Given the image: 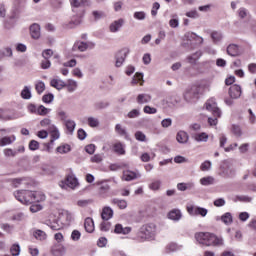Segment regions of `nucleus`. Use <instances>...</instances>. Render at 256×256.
Returning <instances> with one entry per match:
<instances>
[{"label":"nucleus","mask_w":256,"mask_h":256,"mask_svg":"<svg viewBox=\"0 0 256 256\" xmlns=\"http://www.w3.org/2000/svg\"><path fill=\"white\" fill-rule=\"evenodd\" d=\"M65 87L67 88V91H69V93H73V91H76L77 89V81L68 80L67 84H65Z\"/></svg>","instance_id":"obj_42"},{"label":"nucleus","mask_w":256,"mask_h":256,"mask_svg":"<svg viewBox=\"0 0 256 256\" xmlns=\"http://www.w3.org/2000/svg\"><path fill=\"white\" fill-rule=\"evenodd\" d=\"M111 204L117 205V207H119V209H127V201H125V200L114 198L111 200Z\"/></svg>","instance_id":"obj_35"},{"label":"nucleus","mask_w":256,"mask_h":256,"mask_svg":"<svg viewBox=\"0 0 256 256\" xmlns=\"http://www.w3.org/2000/svg\"><path fill=\"white\" fill-rule=\"evenodd\" d=\"M111 229V222H102L100 224V231L107 232Z\"/></svg>","instance_id":"obj_61"},{"label":"nucleus","mask_w":256,"mask_h":256,"mask_svg":"<svg viewBox=\"0 0 256 256\" xmlns=\"http://www.w3.org/2000/svg\"><path fill=\"white\" fill-rule=\"evenodd\" d=\"M199 95H201V87L194 85L185 90L183 97L187 103H195Z\"/></svg>","instance_id":"obj_3"},{"label":"nucleus","mask_w":256,"mask_h":256,"mask_svg":"<svg viewBox=\"0 0 256 256\" xmlns=\"http://www.w3.org/2000/svg\"><path fill=\"white\" fill-rule=\"evenodd\" d=\"M0 119L2 121H11L13 116L9 114V110L0 108Z\"/></svg>","instance_id":"obj_36"},{"label":"nucleus","mask_w":256,"mask_h":256,"mask_svg":"<svg viewBox=\"0 0 256 256\" xmlns=\"http://www.w3.org/2000/svg\"><path fill=\"white\" fill-rule=\"evenodd\" d=\"M114 153H117V155H125V145L121 142L115 143Z\"/></svg>","instance_id":"obj_34"},{"label":"nucleus","mask_w":256,"mask_h":256,"mask_svg":"<svg viewBox=\"0 0 256 256\" xmlns=\"http://www.w3.org/2000/svg\"><path fill=\"white\" fill-rule=\"evenodd\" d=\"M29 149H30V151H37V149H39V143L37 142V140L30 141Z\"/></svg>","instance_id":"obj_63"},{"label":"nucleus","mask_w":256,"mask_h":256,"mask_svg":"<svg viewBox=\"0 0 256 256\" xmlns=\"http://www.w3.org/2000/svg\"><path fill=\"white\" fill-rule=\"evenodd\" d=\"M199 57H201V52L194 53L193 55L188 57V63H190V65H197Z\"/></svg>","instance_id":"obj_43"},{"label":"nucleus","mask_w":256,"mask_h":256,"mask_svg":"<svg viewBox=\"0 0 256 256\" xmlns=\"http://www.w3.org/2000/svg\"><path fill=\"white\" fill-rule=\"evenodd\" d=\"M135 139L137 141L145 142V141H147V136L143 132L137 131L135 133Z\"/></svg>","instance_id":"obj_58"},{"label":"nucleus","mask_w":256,"mask_h":256,"mask_svg":"<svg viewBox=\"0 0 256 256\" xmlns=\"http://www.w3.org/2000/svg\"><path fill=\"white\" fill-rule=\"evenodd\" d=\"M64 125L67 131L70 132L71 134L73 133V131H75V127H76L75 121L65 120Z\"/></svg>","instance_id":"obj_44"},{"label":"nucleus","mask_w":256,"mask_h":256,"mask_svg":"<svg viewBox=\"0 0 256 256\" xmlns=\"http://www.w3.org/2000/svg\"><path fill=\"white\" fill-rule=\"evenodd\" d=\"M91 203H93V200H91V199L78 200L77 206L84 208V207H88V205H91Z\"/></svg>","instance_id":"obj_56"},{"label":"nucleus","mask_w":256,"mask_h":256,"mask_svg":"<svg viewBox=\"0 0 256 256\" xmlns=\"http://www.w3.org/2000/svg\"><path fill=\"white\" fill-rule=\"evenodd\" d=\"M145 17H147V14L143 11L134 13V19H137L138 21H144Z\"/></svg>","instance_id":"obj_59"},{"label":"nucleus","mask_w":256,"mask_h":256,"mask_svg":"<svg viewBox=\"0 0 256 256\" xmlns=\"http://www.w3.org/2000/svg\"><path fill=\"white\" fill-rule=\"evenodd\" d=\"M108 106H109V102L107 101H100L94 104V107L97 111L101 109H107Z\"/></svg>","instance_id":"obj_51"},{"label":"nucleus","mask_w":256,"mask_h":256,"mask_svg":"<svg viewBox=\"0 0 256 256\" xmlns=\"http://www.w3.org/2000/svg\"><path fill=\"white\" fill-rule=\"evenodd\" d=\"M101 217L103 221H109V219L113 218V209L109 206L104 207L102 209Z\"/></svg>","instance_id":"obj_26"},{"label":"nucleus","mask_w":256,"mask_h":256,"mask_svg":"<svg viewBox=\"0 0 256 256\" xmlns=\"http://www.w3.org/2000/svg\"><path fill=\"white\" fill-rule=\"evenodd\" d=\"M200 184L204 187H208L209 185L215 184V178L213 176H206L200 179Z\"/></svg>","instance_id":"obj_33"},{"label":"nucleus","mask_w":256,"mask_h":256,"mask_svg":"<svg viewBox=\"0 0 256 256\" xmlns=\"http://www.w3.org/2000/svg\"><path fill=\"white\" fill-rule=\"evenodd\" d=\"M14 197L23 205H31L33 203V191L17 190L14 192Z\"/></svg>","instance_id":"obj_4"},{"label":"nucleus","mask_w":256,"mask_h":256,"mask_svg":"<svg viewBox=\"0 0 256 256\" xmlns=\"http://www.w3.org/2000/svg\"><path fill=\"white\" fill-rule=\"evenodd\" d=\"M139 177H141L139 173L133 172L131 170H125L123 172L122 179H124V181H133V179H139Z\"/></svg>","instance_id":"obj_16"},{"label":"nucleus","mask_w":256,"mask_h":256,"mask_svg":"<svg viewBox=\"0 0 256 256\" xmlns=\"http://www.w3.org/2000/svg\"><path fill=\"white\" fill-rule=\"evenodd\" d=\"M182 217L183 214L179 209H173L168 213V219H170L171 221H181Z\"/></svg>","instance_id":"obj_21"},{"label":"nucleus","mask_w":256,"mask_h":256,"mask_svg":"<svg viewBox=\"0 0 256 256\" xmlns=\"http://www.w3.org/2000/svg\"><path fill=\"white\" fill-rule=\"evenodd\" d=\"M236 201H240L241 203H251L253 198L247 195H238L236 196Z\"/></svg>","instance_id":"obj_49"},{"label":"nucleus","mask_w":256,"mask_h":256,"mask_svg":"<svg viewBox=\"0 0 256 256\" xmlns=\"http://www.w3.org/2000/svg\"><path fill=\"white\" fill-rule=\"evenodd\" d=\"M220 220H222V222H224L225 225H231V223H233V215H231L230 212H226L221 217H216V221Z\"/></svg>","instance_id":"obj_28"},{"label":"nucleus","mask_w":256,"mask_h":256,"mask_svg":"<svg viewBox=\"0 0 256 256\" xmlns=\"http://www.w3.org/2000/svg\"><path fill=\"white\" fill-rule=\"evenodd\" d=\"M72 49L74 51H80L81 53L87 51V49H95V43L94 42H83V41H77L73 45Z\"/></svg>","instance_id":"obj_8"},{"label":"nucleus","mask_w":256,"mask_h":256,"mask_svg":"<svg viewBox=\"0 0 256 256\" xmlns=\"http://www.w3.org/2000/svg\"><path fill=\"white\" fill-rule=\"evenodd\" d=\"M205 107L207 111H211L214 117H221V109L217 107V102L214 98L207 100V102L205 103Z\"/></svg>","instance_id":"obj_9"},{"label":"nucleus","mask_w":256,"mask_h":256,"mask_svg":"<svg viewBox=\"0 0 256 256\" xmlns=\"http://www.w3.org/2000/svg\"><path fill=\"white\" fill-rule=\"evenodd\" d=\"M52 253L54 256H63V255H65V247L59 246L57 248H54L52 250Z\"/></svg>","instance_id":"obj_54"},{"label":"nucleus","mask_w":256,"mask_h":256,"mask_svg":"<svg viewBox=\"0 0 256 256\" xmlns=\"http://www.w3.org/2000/svg\"><path fill=\"white\" fill-rule=\"evenodd\" d=\"M115 131L118 135L127 138V130L123 126H121V124H116Z\"/></svg>","instance_id":"obj_47"},{"label":"nucleus","mask_w":256,"mask_h":256,"mask_svg":"<svg viewBox=\"0 0 256 256\" xmlns=\"http://www.w3.org/2000/svg\"><path fill=\"white\" fill-rule=\"evenodd\" d=\"M79 185V181L74 175H68L66 179L62 182H60V187L62 189H67L69 187L70 189H75Z\"/></svg>","instance_id":"obj_7"},{"label":"nucleus","mask_w":256,"mask_h":256,"mask_svg":"<svg viewBox=\"0 0 256 256\" xmlns=\"http://www.w3.org/2000/svg\"><path fill=\"white\" fill-rule=\"evenodd\" d=\"M123 23H125V21L123 19H119V20L114 21L110 25L111 33H117V31H119V29H121V27H123Z\"/></svg>","instance_id":"obj_31"},{"label":"nucleus","mask_w":256,"mask_h":256,"mask_svg":"<svg viewBox=\"0 0 256 256\" xmlns=\"http://www.w3.org/2000/svg\"><path fill=\"white\" fill-rule=\"evenodd\" d=\"M3 153L5 157H17V150H13L11 148H5Z\"/></svg>","instance_id":"obj_55"},{"label":"nucleus","mask_w":256,"mask_h":256,"mask_svg":"<svg viewBox=\"0 0 256 256\" xmlns=\"http://www.w3.org/2000/svg\"><path fill=\"white\" fill-rule=\"evenodd\" d=\"M83 23V15H74L68 24L69 29H74V27H79Z\"/></svg>","instance_id":"obj_19"},{"label":"nucleus","mask_w":256,"mask_h":256,"mask_svg":"<svg viewBox=\"0 0 256 256\" xmlns=\"http://www.w3.org/2000/svg\"><path fill=\"white\" fill-rule=\"evenodd\" d=\"M151 95L149 94H139L136 101L139 105H144L145 103H151Z\"/></svg>","instance_id":"obj_29"},{"label":"nucleus","mask_w":256,"mask_h":256,"mask_svg":"<svg viewBox=\"0 0 256 256\" xmlns=\"http://www.w3.org/2000/svg\"><path fill=\"white\" fill-rule=\"evenodd\" d=\"M35 90L38 93V95H42V93L45 91V82L37 81L35 83Z\"/></svg>","instance_id":"obj_45"},{"label":"nucleus","mask_w":256,"mask_h":256,"mask_svg":"<svg viewBox=\"0 0 256 256\" xmlns=\"http://www.w3.org/2000/svg\"><path fill=\"white\" fill-rule=\"evenodd\" d=\"M192 139L197 143H207L209 141V135L205 132L192 134Z\"/></svg>","instance_id":"obj_18"},{"label":"nucleus","mask_w":256,"mask_h":256,"mask_svg":"<svg viewBox=\"0 0 256 256\" xmlns=\"http://www.w3.org/2000/svg\"><path fill=\"white\" fill-rule=\"evenodd\" d=\"M47 225L49 228L52 229V231H60V229H63L65 225L63 222H61L60 218H55V216L51 215L50 219L47 221Z\"/></svg>","instance_id":"obj_10"},{"label":"nucleus","mask_w":256,"mask_h":256,"mask_svg":"<svg viewBox=\"0 0 256 256\" xmlns=\"http://www.w3.org/2000/svg\"><path fill=\"white\" fill-rule=\"evenodd\" d=\"M70 3L74 9H78V7H90V0H70Z\"/></svg>","instance_id":"obj_24"},{"label":"nucleus","mask_w":256,"mask_h":256,"mask_svg":"<svg viewBox=\"0 0 256 256\" xmlns=\"http://www.w3.org/2000/svg\"><path fill=\"white\" fill-rule=\"evenodd\" d=\"M21 97H22V99H26V100L31 99V97H32L31 87L24 86L23 90L21 91Z\"/></svg>","instance_id":"obj_40"},{"label":"nucleus","mask_w":256,"mask_h":256,"mask_svg":"<svg viewBox=\"0 0 256 256\" xmlns=\"http://www.w3.org/2000/svg\"><path fill=\"white\" fill-rule=\"evenodd\" d=\"M227 53L230 57H237L238 55H241V50L236 44H230L227 47Z\"/></svg>","instance_id":"obj_25"},{"label":"nucleus","mask_w":256,"mask_h":256,"mask_svg":"<svg viewBox=\"0 0 256 256\" xmlns=\"http://www.w3.org/2000/svg\"><path fill=\"white\" fill-rule=\"evenodd\" d=\"M33 236L38 241H45V239H47V234L43 230H35Z\"/></svg>","instance_id":"obj_39"},{"label":"nucleus","mask_w":256,"mask_h":256,"mask_svg":"<svg viewBox=\"0 0 256 256\" xmlns=\"http://www.w3.org/2000/svg\"><path fill=\"white\" fill-rule=\"evenodd\" d=\"M187 211L189 215H200L201 217H207V213L209 212L206 208H201L199 206H188Z\"/></svg>","instance_id":"obj_12"},{"label":"nucleus","mask_w":256,"mask_h":256,"mask_svg":"<svg viewBox=\"0 0 256 256\" xmlns=\"http://www.w3.org/2000/svg\"><path fill=\"white\" fill-rule=\"evenodd\" d=\"M141 115V111L139 109H133L130 112H128L127 117L128 119H137Z\"/></svg>","instance_id":"obj_53"},{"label":"nucleus","mask_w":256,"mask_h":256,"mask_svg":"<svg viewBox=\"0 0 256 256\" xmlns=\"http://www.w3.org/2000/svg\"><path fill=\"white\" fill-rule=\"evenodd\" d=\"M129 53H131V50L127 47L119 50L115 55L116 65H123V63H125V59H127L128 55H129Z\"/></svg>","instance_id":"obj_11"},{"label":"nucleus","mask_w":256,"mask_h":256,"mask_svg":"<svg viewBox=\"0 0 256 256\" xmlns=\"http://www.w3.org/2000/svg\"><path fill=\"white\" fill-rule=\"evenodd\" d=\"M47 199V196H45V193L41 191H33L32 195V203H41Z\"/></svg>","instance_id":"obj_22"},{"label":"nucleus","mask_w":256,"mask_h":256,"mask_svg":"<svg viewBox=\"0 0 256 256\" xmlns=\"http://www.w3.org/2000/svg\"><path fill=\"white\" fill-rule=\"evenodd\" d=\"M139 81H143V73H136L131 81V85H137Z\"/></svg>","instance_id":"obj_57"},{"label":"nucleus","mask_w":256,"mask_h":256,"mask_svg":"<svg viewBox=\"0 0 256 256\" xmlns=\"http://www.w3.org/2000/svg\"><path fill=\"white\" fill-rule=\"evenodd\" d=\"M114 233L121 234V235H129V233H131V228L130 227L123 228V225L116 224Z\"/></svg>","instance_id":"obj_30"},{"label":"nucleus","mask_w":256,"mask_h":256,"mask_svg":"<svg viewBox=\"0 0 256 256\" xmlns=\"http://www.w3.org/2000/svg\"><path fill=\"white\" fill-rule=\"evenodd\" d=\"M27 219V215L23 212H17L13 214L11 220L12 221H25Z\"/></svg>","instance_id":"obj_46"},{"label":"nucleus","mask_w":256,"mask_h":256,"mask_svg":"<svg viewBox=\"0 0 256 256\" xmlns=\"http://www.w3.org/2000/svg\"><path fill=\"white\" fill-rule=\"evenodd\" d=\"M97 185H100L99 187V195L101 197H107V194L109 193L111 186L107 184L105 181L98 182Z\"/></svg>","instance_id":"obj_17"},{"label":"nucleus","mask_w":256,"mask_h":256,"mask_svg":"<svg viewBox=\"0 0 256 256\" xmlns=\"http://www.w3.org/2000/svg\"><path fill=\"white\" fill-rule=\"evenodd\" d=\"M87 124L89 125V127H92L93 129H95L100 125L99 118L90 116L87 118Z\"/></svg>","instance_id":"obj_38"},{"label":"nucleus","mask_w":256,"mask_h":256,"mask_svg":"<svg viewBox=\"0 0 256 256\" xmlns=\"http://www.w3.org/2000/svg\"><path fill=\"white\" fill-rule=\"evenodd\" d=\"M241 93V86L237 84L232 85L229 89V95L231 99H239V97H241Z\"/></svg>","instance_id":"obj_15"},{"label":"nucleus","mask_w":256,"mask_h":256,"mask_svg":"<svg viewBox=\"0 0 256 256\" xmlns=\"http://www.w3.org/2000/svg\"><path fill=\"white\" fill-rule=\"evenodd\" d=\"M185 37L186 43L183 44V47H189L190 45V49H195V45H202L203 43V37H200L193 32H187Z\"/></svg>","instance_id":"obj_5"},{"label":"nucleus","mask_w":256,"mask_h":256,"mask_svg":"<svg viewBox=\"0 0 256 256\" xmlns=\"http://www.w3.org/2000/svg\"><path fill=\"white\" fill-rule=\"evenodd\" d=\"M84 227H85V231H87V233H93L95 231V222L93 221V219L91 217H88L85 219Z\"/></svg>","instance_id":"obj_27"},{"label":"nucleus","mask_w":256,"mask_h":256,"mask_svg":"<svg viewBox=\"0 0 256 256\" xmlns=\"http://www.w3.org/2000/svg\"><path fill=\"white\" fill-rule=\"evenodd\" d=\"M56 151L61 154L69 153V151H71V146L69 144H64L57 147Z\"/></svg>","instance_id":"obj_50"},{"label":"nucleus","mask_w":256,"mask_h":256,"mask_svg":"<svg viewBox=\"0 0 256 256\" xmlns=\"http://www.w3.org/2000/svg\"><path fill=\"white\" fill-rule=\"evenodd\" d=\"M50 85H51V87H54V89L61 91V89H63V87H65V81L55 78V79L51 80Z\"/></svg>","instance_id":"obj_32"},{"label":"nucleus","mask_w":256,"mask_h":256,"mask_svg":"<svg viewBox=\"0 0 256 256\" xmlns=\"http://www.w3.org/2000/svg\"><path fill=\"white\" fill-rule=\"evenodd\" d=\"M195 239L198 243H200V245H205L206 247H211V245H223V238H219L215 234H211L209 232L196 233Z\"/></svg>","instance_id":"obj_1"},{"label":"nucleus","mask_w":256,"mask_h":256,"mask_svg":"<svg viewBox=\"0 0 256 256\" xmlns=\"http://www.w3.org/2000/svg\"><path fill=\"white\" fill-rule=\"evenodd\" d=\"M55 99V96L53 94H46L42 97V101L44 103H53V100Z\"/></svg>","instance_id":"obj_60"},{"label":"nucleus","mask_w":256,"mask_h":256,"mask_svg":"<svg viewBox=\"0 0 256 256\" xmlns=\"http://www.w3.org/2000/svg\"><path fill=\"white\" fill-rule=\"evenodd\" d=\"M36 113L38 115H48V113H51V109L46 108L45 106L41 105L37 108Z\"/></svg>","instance_id":"obj_52"},{"label":"nucleus","mask_w":256,"mask_h":256,"mask_svg":"<svg viewBox=\"0 0 256 256\" xmlns=\"http://www.w3.org/2000/svg\"><path fill=\"white\" fill-rule=\"evenodd\" d=\"M179 249H181V246L175 242H171L166 246V253H173L175 251H179Z\"/></svg>","instance_id":"obj_41"},{"label":"nucleus","mask_w":256,"mask_h":256,"mask_svg":"<svg viewBox=\"0 0 256 256\" xmlns=\"http://www.w3.org/2000/svg\"><path fill=\"white\" fill-rule=\"evenodd\" d=\"M176 141L182 145H185V143L189 142V134L183 130L179 131L176 135Z\"/></svg>","instance_id":"obj_23"},{"label":"nucleus","mask_w":256,"mask_h":256,"mask_svg":"<svg viewBox=\"0 0 256 256\" xmlns=\"http://www.w3.org/2000/svg\"><path fill=\"white\" fill-rule=\"evenodd\" d=\"M14 5L16 7V11L20 13L27 7V0H14Z\"/></svg>","instance_id":"obj_37"},{"label":"nucleus","mask_w":256,"mask_h":256,"mask_svg":"<svg viewBox=\"0 0 256 256\" xmlns=\"http://www.w3.org/2000/svg\"><path fill=\"white\" fill-rule=\"evenodd\" d=\"M245 191L256 193V184L255 183H247Z\"/></svg>","instance_id":"obj_64"},{"label":"nucleus","mask_w":256,"mask_h":256,"mask_svg":"<svg viewBox=\"0 0 256 256\" xmlns=\"http://www.w3.org/2000/svg\"><path fill=\"white\" fill-rule=\"evenodd\" d=\"M201 171H209V169H211V161L206 160L205 162H203L200 166Z\"/></svg>","instance_id":"obj_62"},{"label":"nucleus","mask_w":256,"mask_h":256,"mask_svg":"<svg viewBox=\"0 0 256 256\" xmlns=\"http://www.w3.org/2000/svg\"><path fill=\"white\" fill-rule=\"evenodd\" d=\"M11 255L19 256L21 253V246L19 244H13L10 248Z\"/></svg>","instance_id":"obj_48"},{"label":"nucleus","mask_w":256,"mask_h":256,"mask_svg":"<svg viewBox=\"0 0 256 256\" xmlns=\"http://www.w3.org/2000/svg\"><path fill=\"white\" fill-rule=\"evenodd\" d=\"M30 35L32 39H40L41 38V26L37 23H34L30 26Z\"/></svg>","instance_id":"obj_14"},{"label":"nucleus","mask_w":256,"mask_h":256,"mask_svg":"<svg viewBox=\"0 0 256 256\" xmlns=\"http://www.w3.org/2000/svg\"><path fill=\"white\" fill-rule=\"evenodd\" d=\"M1 131H5V129H0V132ZM15 141H17V137H15V135L4 136L0 138V147H6V145H13Z\"/></svg>","instance_id":"obj_13"},{"label":"nucleus","mask_w":256,"mask_h":256,"mask_svg":"<svg viewBox=\"0 0 256 256\" xmlns=\"http://www.w3.org/2000/svg\"><path fill=\"white\" fill-rule=\"evenodd\" d=\"M45 61L41 65H57L59 63V55L53 54V50L46 49L42 52Z\"/></svg>","instance_id":"obj_6"},{"label":"nucleus","mask_w":256,"mask_h":256,"mask_svg":"<svg viewBox=\"0 0 256 256\" xmlns=\"http://www.w3.org/2000/svg\"><path fill=\"white\" fill-rule=\"evenodd\" d=\"M48 131L51 135L50 143H55V141H57V139L61 137V134L59 133V129L55 125L50 126V128H48Z\"/></svg>","instance_id":"obj_20"},{"label":"nucleus","mask_w":256,"mask_h":256,"mask_svg":"<svg viewBox=\"0 0 256 256\" xmlns=\"http://www.w3.org/2000/svg\"><path fill=\"white\" fill-rule=\"evenodd\" d=\"M157 235V225L153 223L144 224L138 232V239L140 241H153Z\"/></svg>","instance_id":"obj_2"}]
</instances>
